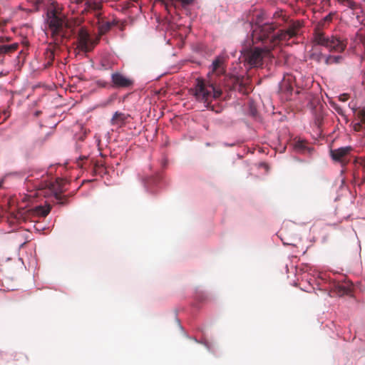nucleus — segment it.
Returning <instances> with one entry per match:
<instances>
[{
	"mask_svg": "<svg viewBox=\"0 0 365 365\" xmlns=\"http://www.w3.org/2000/svg\"><path fill=\"white\" fill-rule=\"evenodd\" d=\"M300 27L299 22H293L286 29L279 30L277 34H274L277 26L274 24H264L253 29L252 40L253 43L259 41L265 43L269 41L274 46L279 41H288L297 36Z\"/></svg>",
	"mask_w": 365,
	"mask_h": 365,
	"instance_id": "1",
	"label": "nucleus"
},
{
	"mask_svg": "<svg viewBox=\"0 0 365 365\" xmlns=\"http://www.w3.org/2000/svg\"><path fill=\"white\" fill-rule=\"evenodd\" d=\"M209 80L197 79L194 89L195 98L210 108L212 100L220 98L222 94L221 88L213 82L212 77Z\"/></svg>",
	"mask_w": 365,
	"mask_h": 365,
	"instance_id": "2",
	"label": "nucleus"
},
{
	"mask_svg": "<svg viewBox=\"0 0 365 365\" xmlns=\"http://www.w3.org/2000/svg\"><path fill=\"white\" fill-rule=\"evenodd\" d=\"M66 180L57 178L54 182L41 181L35 185V187L38 191V195L45 197L54 195L58 202L61 205H65L67 201L66 196H61V193L64 192L63 186Z\"/></svg>",
	"mask_w": 365,
	"mask_h": 365,
	"instance_id": "3",
	"label": "nucleus"
},
{
	"mask_svg": "<svg viewBox=\"0 0 365 365\" xmlns=\"http://www.w3.org/2000/svg\"><path fill=\"white\" fill-rule=\"evenodd\" d=\"M314 41L329 49L331 52H343L347 46V41L344 38L336 36H327L324 33L319 30L315 31Z\"/></svg>",
	"mask_w": 365,
	"mask_h": 365,
	"instance_id": "4",
	"label": "nucleus"
},
{
	"mask_svg": "<svg viewBox=\"0 0 365 365\" xmlns=\"http://www.w3.org/2000/svg\"><path fill=\"white\" fill-rule=\"evenodd\" d=\"M48 24L52 38H54L55 41L58 40V36L64 37L66 36L65 31L67 28L66 19L56 10L48 11Z\"/></svg>",
	"mask_w": 365,
	"mask_h": 365,
	"instance_id": "5",
	"label": "nucleus"
},
{
	"mask_svg": "<svg viewBox=\"0 0 365 365\" xmlns=\"http://www.w3.org/2000/svg\"><path fill=\"white\" fill-rule=\"evenodd\" d=\"M268 50L259 48L250 49L245 52V61L252 67H259L262 65L263 58L267 54Z\"/></svg>",
	"mask_w": 365,
	"mask_h": 365,
	"instance_id": "6",
	"label": "nucleus"
},
{
	"mask_svg": "<svg viewBox=\"0 0 365 365\" xmlns=\"http://www.w3.org/2000/svg\"><path fill=\"white\" fill-rule=\"evenodd\" d=\"M352 150L351 146L341 147L337 149L330 150V155L332 160L345 166L350 160V153Z\"/></svg>",
	"mask_w": 365,
	"mask_h": 365,
	"instance_id": "7",
	"label": "nucleus"
},
{
	"mask_svg": "<svg viewBox=\"0 0 365 365\" xmlns=\"http://www.w3.org/2000/svg\"><path fill=\"white\" fill-rule=\"evenodd\" d=\"M133 84V79L121 73L115 72L111 74V86L114 88H130Z\"/></svg>",
	"mask_w": 365,
	"mask_h": 365,
	"instance_id": "8",
	"label": "nucleus"
},
{
	"mask_svg": "<svg viewBox=\"0 0 365 365\" xmlns=\"http://www.w3.org/2000/svg\"><path fill=\"white\" fill-rule=\"evenodd\" d=\"M78 48L84 51L89 52L93 48V43L90 41L89 35L84 32L83 31H81L78 34Z\"/></svg>",
	"mask_w": 365,
	"mask_h": 365,
	"instance_id": "9",
	"label": "nucleus"
},
{
	"mask_svg": "<svg viewBox=\"0 0 365 365\" xmlns=\"http://www.w3.org/2000/svg\"><path fill=\"white\" fill-rule=\"evenodd\" d=\"M339 2L341 4H346V5L349 7L353 11V15H354L360 24H364V21H365V16H360L359 14L362 13L363 11L356 2L353 1L352 0H338Z\"/></svg>",
	"mask_w": 365,
	"mask_h": 365,
	"instance_id": "10",
	"label": "nucleus"
},
{
	"mask_svg": "<svg viewBox=\"0 0 365 365\" xmlns=\"http://www.w3.org/2000/svg\"><path fill=\"white\" fill-rule=\"evenodd\" d=\"M129 116L130 115L128 114L117 111L113 114L110 120V124L112 125L121 127L125 123V121Z\"/></svg>",
	"mask_w": 365,
	"mask_h": 365,
	"instance_id": "11",
	"label": "nucleus"
},
{
	"mask_svg": "<svg viewBox=\"0 0 365 365\" xmlns=\"http://www.w3.org/2000/svg\"><path fill=\"white\" fill-rule=\"evenodd\" d=\"M85 10L88 12L94 11L96 12V15L98 17L101 15L98 11L101 9L102 4L101 2H98L93 0H86L85 3Z\"/></svg>",
	"mask_w": 365,
	"mask_h": 365,
	"instance_id": "12",
	"label": "nucleus"
},
{
	"mask_svg": "<svg viewBox=\"0 0 365 365\" xmlns=\"http://www.w3.org/2000/svg\"><path fill=\"white\" fill-rule=\"evenodd\" d=\"M212 75L216 74L217 76L222 75L225 73L223 67V61L220 58H217L212 64Z\"/></svg>",
	"mask_w": 365,
	"mask_h": 365,
	"instance_id": "13",
	"label": "nucleus"
},
{
	"mask_svg": "<svg viewBox=\"0 0 365 365\" xmlns=\"http://www.w3.org/2000/svg\"><path fill=\"white\" fill-rule=\"evenodd\" d=\"M13 361L15 365H24L29 361V357L23 352H16L13 356Z\"/></svg>",
	"mask_w": 365,
	"mask_h": 365,
	"instance_id": "14",
	"label": "nucleus"
},
{
	"mask_svg": "<svg viewBox=\"0 0 365 365\" xmlns=\"http://www.w3.org/2000/svg\"><path fill=\"white\" fill-rule=\"evenodd\" d=\"M279 89L282 92H289L291 93L293 90L292 84V78L288 76L287 78L284 77L282 81L279 83Z\"/></svg>",
	"mask_w": 365,
	"mask_h": 365,
	"instance_id": "15",
	"label": "nucleus"
},
{
	"mask_svg": "<svg viewBox=\"0 0 365 365\" xmlns=\"http://www.w3.org/2000/svg\"><path fill=\"white\" fill-rule=\"evenodd\" d=\"M350 287L346 284L341 283H337L334 285V292L339 296H343L348 294L350 292Z\"/></svg>",
	"mask_w": 365,
	"mask_h": 365,
	"instance_id": "16",
	"label": "nucleus"
},
{
	"mask_svg": "<svg viewBox=\"0 0 365 365\" xmlns=\"http://www.w3.org/2000/svg\"><path fill=\"white\" fill-rule=\"evenodd\" d=\"M19 45L13 43L10 45H0V54H9L17 50Z\"/></svg>",
	"mask_w": 365,
	"mask_h": 365,
	"instance_id": "17",
	"label": "nucleus"
},
{
	"mask_svg": "<svg viewBox=\"0 0 365 365\" xmlns=\"http://www.w3.org/2000/svg\"><path fill=\"white\" fill-rule=\"evenodd\" d=\"M322 57L324 58V62L327 65H331L333 63H339L342 60V56H323Z\"/></svg>",
	"mask_w": 365,
	"mask_h": 365,
	"instance_id": "18",
	"label": "nucleus"
},
{
	"mask_svg": "<svg viewBox=\"0 0 365 365\" xmlns=\"http://www.w3.org/2000/svg\"><path fill=\"white\" fill-rule=\"evenodd\" d=\"M35 213L39 216L46 217L51 211L50 205L46 207L36 206L34 209Z\"/></svg>",
	"mask_w": 365,
	"mask_h": 365,
	"instance_id": "19",
	"label": "nucleus"
},
{
	"mask_svg": "<svg viewBox=\"0 0 365 365\" xmlns=\"http://www.w3.org/2000/svg\"><path fill=\"white\" fill-rule=\"evenodd\" d=\"M360 114L361 118V123H355L353 126L355 131L361 130L362 128V123H365V110L362 109L360 110Z\"/></svg>",
	"mask_w": 365,
	"mask_h": 365,
	"instance_id": "20",
	"label": "nucleus"
},
{
	"mask_svg": "<svg viewBox=\"0 0 365 365\" xmlns=\"http://www.w3.org/2000/svg\"><path fill=\"white\" fill-rule=\"evenodd\" d=\"M46 58L48 60L47 65L51 66L54 59V51L53 48H48L46 51Z\"/></svg>",
	"mask_w": 365,
	"mask_h": 365,
	"instance_id": "21",
	"label": "nucleus"
},
{
	"mask_svg": "<svg viewBox=\"0 0 365 365\" xmlns=\"http://www.w3.org/2000/svg\"><path fill=\"white\" fill-rule=\"evenodd\" d=\"M294 148L298 151L304 152L307 149V143L304 140H299L295 143Z\"/></svg>",
	"mask_w": 365,
	"mask_h": 365,
	"instance_id": "22",
	"label": "nucleus"
},
{
	"mask_svg": "<svg viewBox=\"0 0 365 365\" xmlns=\"http://www.w3.org/2000/svg\"><path fill=\"white\" fill-rule=\"evenodd\" d=\"M96 85L100 88H107L109 83L103 79H98L95 82Z\"/></svg>",
	"mask_w": 365,
	"mask_h": 365,
	"instance_id": "23",
	"label": "nucleus"
},
{
	"mask_svg": "<svg viewBox=\"0 0 365 365\" xmlns=\"http://www.w3.org/2000/svg\"><path fill=\"white\" fill-rule=\"evenodd\" d=\"M31 3L36 10H38L40 6L43 4V0H27Z\"/></svg>",
	"mask_w": 365,
	"mask_h": 365,
	"instance_id": "24",
	"label": "nucleus"
},
{
	"mask_svg": "<svg viewBox=\"0 0 365 365\" xmlns=\"http://www.w3.org/2000/svg\"><path fill=\"white\" fill-rule=\"evenodd\" d=\"M111 28V24L110 22H106L101 26V31L103 32H106Z\"/></svg>",
	"mask_w": 365,
	"mask_h": 365,
	"instance_id": "25",
	"label": "nucleus"
},
{
	"mask_svg": "<svg viewBox=\"0 0 365 365\" xmlns=\"http://www.w3.org/2000/svg\"><path fill=\"white\" fill-rule=\"evenodd\" d=\"M104 166V164L102 161H96L95 165H94V168L98 170V169H100L101 168H103Z\"/></svg>",
	"mask_w": 365,
	"mask_h": 365,
	"instance_id": "26",
	"label": "nucleus"
},
{
	"mask_svg": "<svg viewBox=\"0 0 365 365\" xmlns=\"http://www.w3.org/2000/svg\"><path fill=\"white\" fill-rule=\"evenodd\" d=\"M332 19H333V14L332 13H330L328 15H327L324 18V21H327V22H330L332 21Z\"/></svg>",
	"mask_w": 365,
	"mask_h": 365,
	"instance_id": "27",
	"label": "nucleus"
},
{
	"mask_svg": "<svg viewBox=\"0 0 365 365\" xmlns=\"http://www.w3.org/2000/svg\"><path fill=\"white\" fill-rule=\"evenodd\" d=\"M339 100L341 101H346L349 98V95L346 93H344L339 96Z\"/></svg>",
	"mask_w": 365,
	"mask_h": 365,
	"instance_id": "28",
	"label": "nucleus"
},
{
	"mask_svg": "<svg viewBox=\"0 0 365 365\" xmlns=\"http://www.w3.org/2000/svg\"><path fill=\"white\" fill-rule=\"evenodd\" d=\"M355 163H359L361 165V166L362 167V169L364 170H365V164L363 163V160L362 159H356L355 160Z\"/></svg>",
	"mask_w": 365,
	"mask_h": 365,
	"instance_id": "29",
	"label": "nucleus"
},
{
	"mask_svg": "<svg viewBox=\"0 0 365 365\" xmlns=\"http://www.w3.org/2000/svg\"><path fill=\"white\" fill-rule=\"evenodd\" d=\"M156 1H159V2H161L162 4H165V6H167V1L168 0H155Z\"/></svg>",
	"mask_w": 365,
	"mask_h": 365,
	"instance_id": "30",
	"label": "nucleus"
},
{
	"mask_svg": "<svg viewBox=\"0 0 365 365\" xmlns=\"http://www.w3.org/2000/svg\"><path fill=\"white\" fill-rule=\"evenodd\" d=\"M41 111H40V110L36 111L35 112V115L36 117H38L39 115H41Z\"/></svg>",
	"mask_w": 365,
	"mask_h": 365,
	"instance_id": "31",
	"label": "nucleus"
},
{
	"mask_svg": "<svg viewBox=\"0 0 365 365\" xmlns=\"http://www.w3.org/2000/svg\"><path fill=\"white\" fill-rule=\"evenodd\" d=\"M86 156H83V158H81V159L83 160V159H86Z\"/></svg>",
	"mask_w": 365,
	"mask_h": 365,
	"instance_id": "32",
	"label": "nucleus"
}]
</instances>
